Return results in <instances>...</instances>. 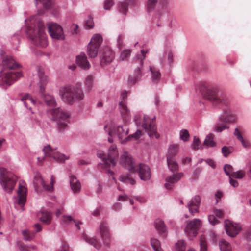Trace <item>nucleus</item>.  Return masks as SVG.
<instances>
[{
	"label": "nucleus",
	"instance_id": "1",
	"mask_svg": "<svg viewBox=\"0 0 251 251\" xmlns=\"http://www.w3.org/2000/svg\"><path fill=\"white\" fill-rule=\"evenodd\" d=\"M199 91L202 97L213 105L226 107L219 115L218 121L213 128L214 132L221 133L225 130H228L230 124L236 123V116L227 107L229 102L226 97L220 93L216 86L201 84L199 86Z\"/></svg>",
	"mask_w": 251,
	"mask_h": 251
},
{
	"label": "nucleus",
	"instance_id": "2",
	"mask_svg": "<svg viewBox=\"0 0 251 251\" xmlns=\"http://www.w3.org/2000/svg\"><path fill=\"white\" fill-rule=\"evenodd\" d=\"M2 65L3 69L0 72V86L6 89L20 78L22 75L20 72L13 71L19 68L20 65L10 56L3 58Z\"/></svg>",
	"mask_w": 251,
	"mask_h": 251
},
{
	"label": "nucleus",
	"instance_id": "3",
	"mask_svg": "<svg viewBox=\"0 0 251 251\" xmlns=\"http://www.w3.org/2000/svg\"><path fill=\"white\" fill-rule=\"evenodd\" d=\"M59 95L62 100L70 105L80 102L84 98L83 92L79 85H67L62 87L59 89Z\"/></svg>",
	"mask_w": 251,
	"mask_h": 251
},
{
	"label": "nucleus",
	"instance_id": "4",
	"mask_svg": "<svg viewBox=\"0 0 251 251\" xmlns=\"http://www.w3.org/2000/svg\"><path fill=\"white\" fill-rule=\"evenodd\" d=\"M26 34L35 45L42 48L47 46L48 41L45 32V25L42 21H38L37 26L36 27H28L26 30Z\"/></svg>",
	"mask_w": 251,
	"mask_h": 251
},
{
	"label": "nucleus",
	"instance_id": "5",
	"mask_svg": "<svg viewBox=\"0 0 251 251\" xmlns=\"http://www.w3.org/2000/svg\"><path fill=\"white\" fill-rule=\"evenodd\" d=\"M51 114L52 120L56 122L57 130L59 133H63L68 129L69 118L71 116V113L69 111L58 107L52 109Z\"/></svg>",
	"mask_w": 251,
	"mask_h": 251
},
{
	"label": "nucleus",
	"instance_id": "6",
	"mask_svg": "<svg viewBox=\"0 0 251 251\" xmlns=\"http://www.w3.org/2000/svg\"><path fill=\"white\" fill-rule=\"evenodd\" d=\"M149 50L142 49L141 54H137L133 61V65L135 70L132 76L128 78V82L131 85H134L139 81L142 78V74L141 68L143 66L144 60L146 58V54Z\"/></svg>",
	"mask_w": 251,
	"mask_h": 251
},
{
	"label": "nucleus",
	"instance_id": "7",
	"mask_svg": "<svg viewBox=\"0 0 251 251\" xmlns=\"http://www.w3.org/2000/svg\"><path fill=\"white\" fill-rule=\"evenodd\" d=\"M16 181L17 179L15 176L8 172L5 168L0 167V184L5 192L11 193Z\"/></svg>",
	"mask_w": 251,
	"mask_h": 251
},
{
	"label": "nucleus",
	"instance_id": "8",
	"mask_svg": "<svg viewBox=\"0 0 251 251\" xmlns=\"http://www.w3.org/2000/svg\"><path fill=\"white\" fill-rule=\"evenodd\" d=\"M38 77L39 78V82L38 83L39 94L43 98L47 105L51 107L55 106L56 101L54 97L50 95L44 94V92L48 83L47 77L44 75V73L40 70L38 71Z\"/></svg>",
	"mask_w": 251,
	"mask_h": 251
},
{
	"label": "nucleus",
	"instance_id": "9",
	"mask_svg": "<svg viewBox=\"0 0 251 251\" xmlns=\"http://www.w3.org/2000/svg\"><path fill=\"white\" fill-rule=\"evenodd\" d=\"M102 42L100 34H94L88 45L87 53L90 58H95L98 55V50Z\"/></svg>",
	"mask_w": 251,
	"mask_h": 251
},
{
	"label": "nucleus",
	"instance_id": "10",
	"mask_svg": "<svg viewBox=\"0 0 251 251\" xmlns=\"http://www.w3.org/2000/svg\"><path fill=\"white\" fill-rule=\"evenodd\" d=\"M48 32L50 36L52 38L59 40H63L65 38L62 27L55 23L48 24Z\"/></svg>",
	"mask_w": 251,
	"mask_h": 251
},
{
	"label": "nucleus",
	"instance_id": "11",
	"mask_svg": "<svg viewBox=\"0 0 251 251\" xmlns=\"http://www.w3.org/2000/svg\"><path fill=\"white\" fill-rule=\"evenodd\" d=\"M155 117L152 118L151 121L148 117L144 116V123L142 125V127L145 129V131L150 137L158 138L159 135L156 132V126L153 122Z\"/></svg>",
	"mask_w": 251,
	"mask_h": 251
},
{
	"label": "nucleus",
	"instance_id": "12",
	"mask_svg": "<svg viewBox=\"0 0 251 251\" xmlns=\"http://www.w3.org/2000/svg\"><path fill=\"white\" fill-rule=\"evenodd\" d=\"M56 150V148L53 149L51 148L50 145H48L45 146L42 151L45 156L49 157L58 162L64 161L65 160L69 159V156H66L64 154L59 152H54V151Z\"/></svg>",
	"mask_w": 251,
	"mask_h": 251
},
{
	"label": "nucleus",
	"instance_id": "13",
	"mask_svg": "<svg viewBox=\"0 0 251 251\" xmlns=\"http://www.w3.org/2000/svg\"><path fill=\"white\" fill-rule=\"evenodd\" d=\"M224 227L226 233L231 237L237 236L241 230V226L240 224L228 220L225 221Z\"/></svg>",
	"mask_w": 251,
	"mask_h": 251
},
{
	"label": "nucleus",
	"instance_id": "14",
	"mask_svg": "<svg viewBox=\"0 0 251 251\" xmlns=\"http://www.w3.org/2000/svg\"><path fill=\"white\" fill-rule=\"evenodd\" d=\"M129 128L126 125L117 126L116 127L110 129L108 131V134L110 136L115 135L117 136L120 140L121 143L124 141L125 137H127L126 135L128 133Z\"/></svg>",
	"mask_w": 251,
	"mask_h": 251
},
{
	"label": "nucleus",
	"instance_id": "15",
	"mask_svg": "<svg viewBox=\"0 0 251 251\" xmlns=\"http://www.w3.org/2000/svg\"><path fill=\"white\" fill-rule=\"evenodd\" d=\"M120 163L122 166L129 171H134L135 169L134 160L127 152H124L121 156Z\"/></svg>",
	"mask_w": 251,
	"mask_h": 251
},
{
	"label": "nucleus",
	"instance_id": "16",
	"mask_svg": "<svg viewBox=\"0 0 251 251\" xmlns=\"http://www.w3.org/2000/svg\"><path fill=\"white\" fill-rule=\"evenodd\" d=\"M98 232L104 244L106 245H109L111 241V235L106 223L104 222L101 223L98 229Z\"/></svg>",
	"mask_w": 251,
	"mask_h": 251
},
{
	"label": "nucleus",
	"instance_id": "17",
	"mask_svg": "<svg viewBox=\"0 0 251 251\" xmlns=\"http://www.w3.org/2000/svg\"><path fill=\"white\" fill-rule=\"evenodd\" d=\"M114 52L108 48L103 49L100 55V63L104 66L111 63L114 58Z\"/></svg>",
	"mask_w": 251,
	"mask_h": 251
},
{
	"label": "nucleus",
	"instance_id": "18",
	"mask_svg": "<svg viewBox=\"0 0 251 251\" xmlns=\"http://www.w3.org/2000/svg\"><path fill=\"white\" fill-rule=\"evenodd\" d=\"M104 154L102 152L97 153V156L102 159L103 162L100 163L98 164L99 167H101L103 168L107 169L110 166V163L113 166H115L116 164V161L115 160L114 157L111 155L110 153H108V158L105 157Z\"/></svg>",
	"mask_w": 251,
	"mask_h": 251
},
{
	"label": "nucleus",
	"instance_id": "19",
	"mask_svg": "<svg viewBox=\"0 0 251 251\" xmlns=\"http://www.w3.org/2000/svg\"><path fill=\"white\" fill-rule=\"evenodd\" d=\"M127 98V91L126 90H123L121 91L120 99L121 100L119 102V108L121 113L122 115H124L125 117L128 118L130 115V111L127 107L125 100Z\"/></svg>",
	"mask_w": 251,
	"mask_h": 251
},
{
	"label": "nucleus",
	"instance_id": "20",
	"mask_svg": "<svg viewBox=\"0 0 251 251\" xmlns=\"http://www.w3.org/2000/svg\"><path fill=\"white\" fill-rule=\"evenodd\" d=\"M137 171L140 178L143 181H148L151 177L150 168L147 165L141 163L139 165Z\"/></svg>",
	"mask_w": 251,
	"mask_h": 251
},
{
	"label": "nucleus",
	"instance_id": "21",
	"mask_svg": "<svg viewBox=\"0 0 251 251\" xmlns=\"http://www.w3.org/2000/svg\"><path fill=\"white\" fill-rule=\"evenodd\" d=\"M201 203V198L199 195L193 197L187 203L189 212L194 215L195 213L199 212V208Z\"/></svg>",
	"mask_w": 251,
	"mask_h": 251
},
{
	"label": "nucleus",
	"instance_id": "22",
	"mask_svg": "<svg viewBox=\"0 0 251 251\" xmlns=\"http://www.w3.org/2000/svg\"><path fill=\"white\" fill-rule=\"evenodd\" d=\"M183 176V173H176L168 176L166 178V183L164 184L165 188L167 189H171L174 184L176 183Z\"/></svg>",
	"mask_w": 251,
	"mask_h": 251
},
{
	"label": "nucleus",
	"instance_id": "23",
	"mask_svg": "<svg viewBox=\"0 0 251 251\" xmlns=\"http://www.w3.org/2000/svg\"><path fill=\"white\" fill-rule=\"evenodd\" d=\"M201 224V221L199 219H195L192 221H190L187 225L185 231L188 232H190L189 230H192V233L194 236H196L197 235L198 232L197 231L194 230L197 228H198Z\"/></svg>",
	"mask_w": 251,
	"mask_h": 251
},
{
	"label": "nucleus",
	"instance_id": "24",
	"mask_svg": "<svg viewBox=\"0 0 251 251\" xmlns=\"http://www.w3.org/2000/svg\"><path fill=\"white\" fill-rule=\"evenodd\" d=\"M18 201L17 203L19 205L23 206L26 200V190L24 186L21 184H19V189L17 191Z\"/></svg>",
	"mask_w": 251,
	"mask_h": 251
},
{
	"label": "nucleus",
	"instance_id": "25",
	"mask_svg": "<svg viewBox=\"0 0 251 251\" xmlns=\"http://www.w3.org/2000/svg\"><path fill=\"white\" fill-rule=\"evenodd\" d=\"M76 62L80 67L84 70L88 69L90 67V64L87 60V57L84 53H81L77 56Z\"/></svg>",
	"mask_w": 251,
	"mask_h": 251
},
{
	"label": "nucleus",
	"instance_id": "26",
	"mask_svg": "<svg viewBox=\"0 0 251 251\" xmlns=\"http://www.w3.org/2000/svg\"><path fill=\"white\" fill-rule=\"evenodd\" d=\"M70 183L71 188L74 193H77L80 192L81 188V184L74 176H70Z\"/></svg>",
	"mask_w": 251,
	"mask_h": 251
},
{
	"label": "nucleus",
	"instance_id": "27",
	"mask_svg": "<svg viewBox=\"0 0 251 251\" xmlns=\"http://www.w3.org/2000/svg\"><path fill=\"white\" fill-rule=\"evenodd\" d=\"M154 225L156 229L159 234L164 237L166 236L167 228L163 221L159 219H156L154 222Z\"/></svg>",
	"mask_w": 251,
	"mask_h": 251
},
{
	"label": "nucleus",
	"instance_id": "28",
	"mask_svg": "<svg viewBox=\"0 0 251 251\" xmlns=\"http://www.w3.org/2000/svg\"><path fill=\"white\" fill-rule=\"evenodd\" d=\"M40 214L39 219L43 223L49 225L51 223L52 216L50 211L47 210L42 211L40 212Z\"/></svg>",
	"mask_w": 251,
	"mask_h": 251
},
{
	"label": "nucleus",
	"instance_id": "29",
	"mask_svg": "<svg viewBox=\"0 0 251 251\" xmlns=\"http://www.w3.org/2000/svg\"><path fill=\"white\" fill-rule=\"evenodd\" d=\"M150 71L151 73V78L152 82L155 84L157 83L161 77V74L159 71L151 67H150Z\"/></svg>",
	"mask_w": 251,
	"mask_h": 251
},
{
	"label": "nucleus",
	"instance_id": "30",
	"mask_svg": "<svg viewBox=\"0 0 251 251\" xmlns=\"http://www.w3.org/2000/svg\"><path fill=\"white\" fill-rule=\"evenodd\" d=\"M55 182V177L52 175L50 177V184H46L45 180L41 178V184L46 191H52L53 190V185Z\"/></svg>",
	"mask_w": 251,
	"mask_h": 251
},
{
	"label": "nucleus",
	"instance_id": "31",
	"mask_svg": "<svg viewBox=\"0 0 251 251\" xmlns=\"http://www.w3.org/2000/svg\"><path fill=\"white\" fill-rule=\"evenodd\" d=\"M119 180L126 184H129L133 185L135 183V180L130 176V175L127 174L121 175L119 177Z\"/></svg>",
	"mask_w": 251,
	"mask_h": 251
},
{
	"label": "nucleus",
	"instance_id": "32",
	"mask_svg": "<svg viewBox=\"0 0 251 251\" xmlns=\"http://www.w3.org/2000/svg\"><path fill=\"white\" fill-rule=\"evenodd\" d=\"M141 131L139 130H137L133 134H130L125 137L124 139V141H122V144H124L131 140H136L138 139L141 137Z\"/></svg>",
	"mask_w": 251,
	"mask_h": 251
},
{
	"label": "nucleus",
	"instance_id": "33",
	"mask_svg": "<svg viewBox=\"0 0 251 251\" xmlns=\"http://www.w3.org/2000/svg\"><path fill=\"white\" fill-rule=\"evenodd\" d=\"M219 246L221 251H231L230 243L225 239H221L219 241Z\"/></svg>",
	"mask_w": 251,
	"mask_h": 251
},
{
	"label": "nucleus",
	"instance_id": "34",
	"mask_svg": "<svg viewBox=\"0 0 251 251\" xmlns=\"http://www.w3.org/2000/svg\"><path fill=\"white\" fill-rule=\"evenodd\" d=\"M167 162L168 167L171 171L175 172L178 170V164L174 158H171L170 157H169L167 158Z\"/></svg>",
	"mask_w": 251,
	"mask_h": 251
},
{
	"label": "nucleus",
	"instance_id": "35",
	"mask_svg": "<svg viewBox=\"0 0 251 251\" xmlns=\"http://www.w3.org/2000/svg\"><path fill=\"white\" fill-rule=\"evenodd\" d=\"M178 150V146L177 145H171L168 148V153L167 154V159L170 157L171 158H174V157L176 154Z\"/></svg>",
	"mask_w": 251,
	"mask_h": 251
},
{
	"label": "nucleus",
	"instance_id": "36",
	"mask_svg": "<svg viewBox=\"0 0 251 251\" xmlns=\"http://www.w3.org/2000/svg\"><path fill=\"white\" fill-rule=\"evenodd\" d=\"M83 239L86 242L93 246L96 249L99 250L100 248V244L98 243V241L95 239L89 237L86 235H83Z\"/></svg>",
	"mask_w": 251,
	"mask_h": 251
},
{
	"label": "nucleus",
	"instance_id": "37",
	"mask_svg": "<svg viewBox=\"0 0 251 251\" xmlns=\"http://www.w3.org/2000/svg\"><path fill=\"white\" fill-rule=\"evenodd\" d=\"M214 135L212 134H209L206 136L203 144L207 147H213L216 145V142L213 140Z\"/></svg>",
	"mask_w": 251,
	"mask_h": 251
},
{
	"label": "nucleus",
	"instance_id": "38",
	"mask_svg": "<svg viewBox=\"0 0 251 251\" xmlns=\"http://www.w3.org/2000/svg\"><path fill=\"white\" fill-rule=\"evenodd\" d=\"M132 50L129 49H125L123 50L120 54V59L122 61H126L129 58Z\"/></svg>",
	"mask_w": 251,
	"mask_h": 251
},
{
	"label": "nucleus",
	"instance_id": "39",
	"mask_svg": "<svg viewBox=\"0 0 251 251\" xmlns=\"http://www.w3.org/2000/svg\"><path fill=\"white\" fill-rule=\"evenodd\" d=\"M24 238L26 241L32 240L35 236L36 233L34 231H30L29 230L22 231Z\"/></svg>",
	"mask_w": 251,
	"mask_h": 251
},
{
	"label": "nucleus",
	"instance_id": "40",
	"mask_svg": "<svg viewBox=\"0 0 251 251\" xmlns=\"http://www.w3.org/2000/svg\"><path fill=\"white\" fill-rule=\"evenodd\" d=\"M151 244L154 251H163L160 246V241L155 238L151 239Z\"/></svg>",
	"mask_w": 251,
	"mask_h": 251
},
{
	"label": "nucleus",
	"instance_id": "41",
	"mask_svg": "<svg viewBox=\"0 0 251 251\" xmlns=\"http://www.w3.org/2000/svg\"><path fill=\"white\" fill-rule=\"evenodd\" d=\"M36 6L38 4V1L42 3L44 8L49 9L51 8L52 2V0H34Z\"/></svg>",
	"mask_w": 251,
	"mask_h": 251
},
{
	"label": "nucleus",
	"instance_id": "42",
	"mask_svg": "<svg viewBox=\"0 0 251 251\" xmlns=\"http://www.w3.org/2000/svg\"><path fill=\"white\" fill-rule=\"evenodd\" d=\"M21 100L23 102L25 107L28 108L27 107V102H30L34 104L35 101L28 94H25L21 99Z\"/></svg>",
	"mask_w": 251,
	"mask_h": 251
},
{
	"label": "nucleus",
	"instance_id": "43",
	"mask_svg": "<svg viewBox=\"0 0 251 251\" xmlns=\"http://www.w3.org/2000/svg\"><path fill=\"white\" fill-rule=\"evenodd\" d=\"M200 251H207V241H206L204 236H201L200 237Z\"/></svg>",
	"mask_w": 251,
	"mask_h": 251
},
{
	"label": "nucleus",
	"instance_id": "44",
	"mask_svg": "<svg viewBox=\"0 0 251 251\" xmlns=\"http://www.w3.org/2000/svg\"><path fill=\"white\" fill-rule=\"evenodd\" d=\"M94 77L92 75H88L85 79V84L88 91L90 90L93 85Z\"/></svg>",
	"mask_w": 251,
	"mask_h": 251
},
{
	"label": "nucleus",
	"instance_id": "45",
	"mask_svg": "<svg viewBox=\"0 0 251 251\" xmlns=\"http://www.w3.org/2000/svg\"><path fill=\"white\" fill-rule=\"evenodd\" d=\"M176 250L177 251H185L186 246L183 240L178 241L175 245Z\"/></svg>",
	"mask_w": 251,
	"mask_h": 251
},
{
	"label": "nucleus",
	"instance_id": "46",
	"mask_svg": "<svg viewBox=\"0 0 251 251\" xmlns=\"http://www.w3.org/2000/svg\"><path fill=\"white\" fill-rule=\"evenodd\" d=\"M233 149L230 147L224 146L222 148V153L225 157H227L232 153Z\"/></svg>",
	"mask_w": 251,
	"mask_h": 251
},
{
	"label": "nucleus",
	"instance_id": "47",
	"mask_svg": "<svg viewBox=\"0 0 251 251\" xmlns=\"http://www.w3.org/2000/svg\"><path fill=\"white\" fill-rule=\"evenodd\" d=\"M179 135L180 139L183 140L184 142L187 141L190 136L188 130L184 129H182L180 131Z\"/></svg>",
	"mask_w": 251,
	"mask_h": 251
},
{
	"label": "nucleus",
	"instance_id": "48",
	"mask_svg": "<svg viewBox=\"0 0 251 251\" xmlns=\"http://www.w3.org/2000/svg\"><path fill=\"white\" fill-rule=\"evenodd\" d=\"M224 170L225 174L228 176V177L231 176V173L233 171V167L228 164H226L224 166Z\"/></svg>",
	"mask_w": 251,
	"mask_h": 251
},
{
	"label": "nucleus",
	"instance_id": "49",
	"mask_svg": "<svg viewBox=\"0 0 251 251\" xmlns=\"http://www.w3.org/2000/svg\"><path fill=\"white\" fill-rule=\"evenodd\" d=\"M192 148L193 150H195L201 148L200 144V140L198 137L194 136Z\"/></svg>",
	"mask_w": 251,
	"mask_h": 251
},
{
	"label": "nucleus",
	"instance_id": "50",
	"mask_svg": "<svg viewBox=\"0 0 251 251\" xmlns=\"http://www.w3.org/2000/svg\"><path fill=\"white\" fill-rule=\"evenodd\" d=\"M245 176V173L242 171L232 172L231 176L233 178L241 179Z\"/></svg>",
	"mask_w": 251,
	"mask_h": 251
},
{
	"label": "nucleus",
	"instance_id": "51",
	"mask_svg": "<svg viewBox=\"0 0 251 251\" xmlns=\"http://www.w3.org/2000/svg\"><path fill=\"white\" fill-rule=\"evenodd\" d=\"M114 3L113 0H105L104 3V9L105 10H110L111 7L114 5Z\"/></svg>",
	"mask_w": 251,
	"mask_h": 251
},
{
	"label": "nucleus",
	"instance_id": "52",
	"mask_svg": "<svg viewBox=\"0 0 251 251\" xmlns=\"http://www.w3.org/2000/svg\"><path fill=\"white\" fill-rule=\"evenodd\" d=\"M108 153L111 154V155L114 157L115 160L116 161V156L117 155V151L116 150V147L113 146H111L109 148Z\"/></svg>",
	"mask_w": 251,
	"mask_h": 251
},
{
	"label": "nucleus",
	"instance_id": "53",
	"mask_svg": "<svg viewBox=\"0 0 251 251\" xmlns=\"http://www.w3.org/2000/svg\"><path fill=\"white\" fill-rule=\"evenodd\" d=\"M208 221L209 223L213 226L219 222L218 220L216 218L214 215H209L208 216Z\"/></svg>",
	"mask_w": 251,
	"mask_h": 251
},
{
	"label": "nucleus",
	"instance_id": "54",
	"mask_svg": "<svg viewBox=\"0 0 251 251\" xmlns=\"http://www.w3.org/2000/svg\"><path fill=\"white\" fill-rule=\"evenodd\" d=\"M233 134L236 136L237 139L240 141L244 139L238 128L235 129Z\"/></svg>",
	"mask_w": 251,
	"mask_h": 251
},
{
	"label": "nucleus",
	"instance_id": "55",
	"mask_svg": "<svg viewBox=\"0 0 251 251\" xmlns=\"http://www.w3.org/2000/svg\"><path fill=\"white\" fill-rule=\"evenodd\" d=\"M123 39V37L122 35H119L117 37V45L119 49H121L124 46Z\"/></svg>",
	"mask_w": 251,
	"mask_h": 251
},
{
	"label": "nucleus",
	"instance_id": "56",
	"mask_svg": "<svg viewBox=\"0 0 251 251\" xmlns=\"http://www.w3.org/2000/svg\"><path fill=\"white\" fill-rule=\"evenodd\" d=\"M94 25V23L93 22V19L92 18H89L86 21L85 26L88 28H93Z\"/></svg>",
	"mask_w": 251,
	"mask_h": 251
},
{
	"label": "nucleus",
	"instance_id": "57",
	"mask_svg": "<svg viewBox=\"0 0 251 251\" xmlns=\"http://www.w3.org/2000/svg\"><path fill=\"white\" fill-rule=\"evenodd\" d=\"M202 171L201 167H198L193 172V176L195 177H198Z\"/></svg>",
	"mask_w": 251,
	"mask_h": 251
},
{
	"label": "nucleus",
	"instance_id": "58",
	"mask_svg": "<svg viewBox=\"0 0 251 251\" xmlns=\"http://www.w3.org/2000/svg\"><path fill=\"white\" fill-rule=\"evenodd\" d=\"M205 161L206 163L211 166L213 169H215L216 168V164L214 161L212 159H207L205 160Z\"/></svg>",
	"mask_w": 251,
	"mask_h": 251
},
{
	"label": "nucleus",
	"instance_id": "59",
	"mask_svg": "<svg viewBox=\"0 0 251 251\" xmlns=\"http://www.w3.org/2000/svg\"><path fill=\"white\" fill-rule=\"evenodd\" d=\"M229 183L231 185H232L234 187H237L238 186L239 184L236 180L233 179L232 177L231 176H229Z\"/></svg>",
	"mask_w": 251,
	"mask_h": 251
},
{
	"label": "nucleus",
	"instance_id": "60",
	"mask_svg": "<svg viewBox=\"0 0 251 251\" xmlns=\"http://www.w3.org/2000/svg\"><path fill=\"white\" fill-rule=\"evenodd\" d=\"M242 146L245 148H250L251 144L249 141H245L244 139L240 141Z\"/></svg>",
	"mask_w": 251,
	"mask_h": 251
},
{
	"label": "nucleus",
	"instance_id": "61",
	"mask_svg": "<svg viewBox=\"0 0 251 251\" xmlns=\"http://www.w3.org/2000/svg\"><path fill=\"white\" fill-rule=\"evenodd\" d=\"M214 213L215 215L220 218H222L223 216V212L221 209H215Z\"/></svg>",
	"mask_w": 251,
	"mask_h": 251
},
{
	"label": "nucleus",
	"instance_id": "62",
	"mask_svg": "<svg viewBox=\"0 0 251 251\" xmlns=\"http://www.w3.org/2000/svg\"><path fill=\"white\" fill-rule=\"evenodd\" d=\"M18 249L20 251H29L26 246L23 244H19Z\"/></svg>",
	"mask_w": 251,
	"mask_h": 251
},
{
	"label": "nucleus",
	"instance_id": "63",
	"mask_svg": "<svg viewBox=\"0 0 251 251\" xmlns=\"http://www.w3.org/2000/svg\"><path fill=\"white\" fill-rule=\"evenodd\" d=\"M246 235L248 239L251 240V226L246 231Z\"/></svg>",
	"mask_w": 251,
	"mask_h": 251
},
{
	"label": "nucleus",
	"instance_id": "64",
	"mask_svg": "<svg viewBox=\"0 0 251 251\" xmlns=\"http://www.w3.org/2000/svg\"><path fill=\"white\" fill-rule=\"evenodd\" d=\"M56 251H69V247L67 245L63 244L60 249Z\"/></svg>",
	"mask_w": 251,
	"mask_h": 251
}]
</instances>
